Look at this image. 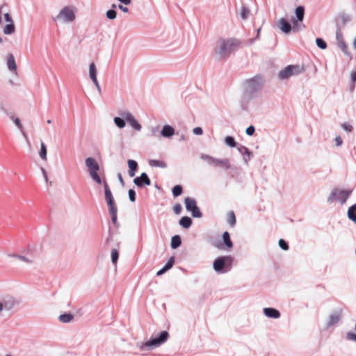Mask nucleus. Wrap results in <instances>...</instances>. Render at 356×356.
I'll return each mask as SVG.
<instances>
[{
	"label": "nucleus",
	"instance_id": "338daca9",
	"mask_svg": "<svg viewBox=\"0 0 356 356\" xmlns=\"http://www.w3.org/2000/svg\"><path fill=\"white\" fill-rule=\"evenodd\" d=\"M118 177L119 181H120L122 184H123V183H124L123 178H122V175H121L120 173H118Z\"/></svg>",
	"mask_w": 356,
	"mask_h": 356
},
{
	"label": "nucleus",
	"instance_id": "864d4df0",
	"mask_svg": "<svg viewBox=\"0 0 356 356\" xmlns=\"http://www.w3.org/2000/svg\"><path fill=\"white\" fill-rule=\"evenodd\" d=\"M254 131H255V129H254V127L253 126H252V125H251V126H250V127H248L246 129V130H245V133H246V134H247L248 136H252V135L254 134Z\"/></svg>",
	"mask_w": 356,
	"mask_h": 356
},
{
	"label": "nucleus",
	"instance_id": "72a5a7b5",
	"mask_svg": "<svg viewBox=\"0 0 356 356\" xmlns=\"http://www.w3.org/2000/svg\"><path fill=\"white\" fill-rule=\"evenodd\" d=\"M9 257L17 258L19 261L26 262L27 264L33 263V259L26 256H22L19 254H8Z\"/></svg>",
	"mask_w": 356,
	"mask_h": 356
},
{
	"label": "nucleus",
	"instance_id": "c85d7f7f",
	"mask_svg": "<svg viewBox=\"0 0 356 356\" xmlns=\"http://www.w3.org/2000/svg\"><path fill=\"white\" fill-rule=\"evenodd\" d=\"M181 244V239L180 236L175 235L171 238L170 245L172 249L179 248Z\"/></svg>",
	"mask_w": 356,
	"mask_h": 356
},
{
	"label": "nucleus",
	"instance_id": "2eb2a0df",
	"mask_svg": "<svg viewBox=\"0 0 356 356\" xmlns=\"http://www.w3.org/2000/svg\"><path fill=\"white\" fill-rule=\"evenodd\" d=\"M134 183L138 187L143 188L144 186H150L151 180L145 172H143L140 176L134 179Z\"/></svg>",
	"mask_w": 356,
	"mask_h": 356
},
{
	"label": "nucleus",
	"instance_id": "052dcab7",
	"mask_svg": "<svg viewBox=\"0 0 356 356\" xmlns=\"http://www.w3.org/2000/svg\"><path fill=\"white\" fill-rule=\"evenodd\" d=\"M95 86V88H97V91L100 93L101 92V87H100V85H99V83L98 81H96L95 82H92Z\"/></svg>",
	"mask_w": 356,
	"mask_h": 356
},
{
	"label": "nucleus",
	"instance_id": "a211bd4d",
	"mask_svg": "<svg viewBox=\"0 0 356 356\" xmlns=\"http://www.w3.org/2000/svg\"><path fill=\"white\" fill-rule=\"evenodd\" d=\"M264 314L269 318L277 319L280 317V312L273 307H265L263 309Z\"/></svg>",
	"mask_w": 356,
	"mask_h": 356
},
{
	"label": "nucleus",
	"instance_id": "473e14b6",
	"mask_svg": "<svg viewBox=\"0 0 356 356\" xmlns=\"http://www.w3.org/2000/svg\"><path fill=\"white\" fill-rule=\"evenodd\" d=\"M223 242L228 248L233 247V243L231 241L230 236L228 232H225L222 234Z\"/></svg>",
	"mask_w": 356,
	"mask_h": 356
},
{
	"label": "nucleus",
	"instance_id": "f257e3e1",
	"mask_svg": "<svg viewBox=\"0 0 356 356\" xmlns=\"http://www.w3.org/2000/svg\"><path fill=\"white\" fill-rule=\"evenodd\" d=\"M169 338V333L164 330L159 335L152 336L146 341H138L136 343L135 348L142 355H146L148 352L160 347L165 343Z\"/></svg>",
	"mask_w": 356,
	"mask_h": 356
},
{
	"label": "nucleus",
	"instance_id": "aec40b11",
	"mask_svg": "<svg viewBox=\"0 0 356 356\" xmlns=\"http://www.w3.org/2000/svg\"><path fill=\"white\" fill-rule=\"evenodd\" d=\"M160 134L164 138H170L175 134V129L169 124H165L161 130Z\"/></svg>",
	"mask_w": 356,
	"mask_h": 356
},
{
	"label": "nucleus",
	"instance_id": "3c124183",
	"mask_svg": "<svg viewBox=\"0 0 356 356\" xmlns=\"http://www.w3.org/2000/svg\"><path fill=\"white\" fill-rule=\"evenodd\" d=\"M129 194V198L131 202H135L136 201V192L133 189H129L128 191Z\"/></svg>",
	"mask_w": 356,
	"mask_h": 356
},
{
	"label": "nucleus",
	"instance_id": "c9c22d12",
	"mask_svg": "<svg viewBox=\"0 0 356 356\" xmlns=\"http://www.w3.org/2000/svg\"><path fill=\"white\" fill-rule=\"evenodd\" d=\"M149 164L152 167L165 168L166 164L159 160H149Z\"/></svg>",
	"mask_w": 356,
	"mask_h": 356
},
{
	"label": "nucleus",
	"instance_id": "412c9836",
	"mask_svg": "<svg viewBox=\"0 0 356 356\" xmlns=\"http://www.w3.org/2000/svg\"><path fill=\"white\" fill-rule=\"evenodd\" d=\"M10 118L14 122L15 124L17 127V128L22 131V136L26 140V143L29 145H31L30 141L24 131H23V126L20 122V120L18 118H14L13 115H9Z\"/></svg>",
	"mask_w": 356,
	"mask_h": 356
},
{
	"label": "nucleus",
	"instance_id": "0eeeda50",
	"mask_svg": "<svg viewBox=\"0 0 356 356\" xmlns=\"http://www.w3.org/2000/svg\"><path fill=\"white\" fill-rule=\"evenodd\" d=\"M85 165L91 179L97 184H101L102 183V180L98 174V172L100 170V166L97 160L93 157H87L85 159Z\"/></svg>",
	"mask_w": 356,
	"mask_h": 356
},
{
	"label": "nucleus",
	"instance_id": "a19ab883",
	"mask_svg": "<svg viewBox=\"0 0 356 356\" xmlns=\"http://www.w3.org/2000/svg\"><path fill=\"white\" fill-rule=\"evenodd\" d=\"M129 170L131 171H136L138 168V163L136 161L129 159L127 161Z\"/></svg>",
	"mask_w": 356,
	"mask_h": 356
},
{
	"label": "nucleus",
	"instance_id": "774afa93",
	"mask_svg": "<svg viewBox=\"0 0 356 356\" xmlns=\"http://www.w3.org/2000/svg\"><path fill=\"white\" fill-rule=\"evenodd\" d=\"M129 175L131 177H134V175H135V171H131V170H129Z\"/></svg>",
	"mask_w": 356,
	"mask_h": 356
},
{
	"label": "nucleus",
	"instance_id": "0e129e2a",
	"mask_svg": "<svg viewBox=\"0 0 356 356\" xmlns=\"http://www.w3.org/2000/svg\"><path fill=\"white\" fill-rule=\"evenodd\" d=\"M120 3H124L125 5H129L131 3V0H118Z\"/></svg>",
	"mask_w": 356,
	"mask_h": 356
},
{
	"label": "nucleus",
	"instance_id": "f03ea898",
	"mask_svg": "<svg viewBox=\"0 0 356 356\" xmlns=\"http://www.w3.org/2000/svg\"><path fill=\"white\" fill-rule=\"evenodd\" d=\"M264 82V76L260 74H257L245 80L243 83L245 95L250 98L254 97L257 92L262 89Z\"/></svg>",
	"mask_w": 356,
	"mask_h": 356
},
{
	"label": "nucleus",
	"instance_id": "79ce46f5",
	"mask_svg": "<svg viewBox=\"0 0 356 356\" xmlns=\"http://www.w3.org/2000/svg\"><path fill=\"white\" fill-rule=\"evenodd\" d=\"M316 45L321 49H325L327 47L326 42L322 38H316Z\"/></svg>",
	"mask_w": 356,
	"mask_h": 356
},
{
	"label": "nucleus",
	"instance_id": "7ed1b4c3",
	"mask_svg": "<svg viewBox=\"0 0 356 356\" xmlns=\"http://www.w3.org/2000/svg\"><path fill=\"white\" fill-rule=\"evenodd\" d=\"M200 159L205 161L209 166L216 169L224 170L236 169L232 166L230 159L227 158H216L209 154H201Z\"/></svg>",
	"mask_w": 356,
	"mask_h": 356
},
{
	"label": "nucleus",
	"instance_id": "7c9ffc66",
	"mask_svg": "<svg viewBox=\"0 0 356 356\" xmlns=\"http://www.w3.org/2000/svg\"><path fill=\"white\" fill-rule=\"evenodd\" d=\"M47 147H46L45 144L42 141H41L40 149L39 151V156H40V159L43 161H47Z\"/></svg>",
	"mask_w": 356,
	"mask_h": 356
},
{
	"label": "nucleus",
	"instance_id": "e433bc0d",
	"mask_svg": "<svg viewBox=\"0 0 356 356\" xmlns=\"http://www.w3.org/2000/svg\"><path fill=\"white\" fill-rule=\"evenodd\" d=\"M225 143L227 145L234 147L236 146V143L232 136H226L225 138Z\"/></svg>",
	"mask_w": 356,
	"mask_h": 356
},
{
	"label": "nucleus",
	"instance_id": "6ab92c4d",
	"mask_svg": "<svg viewBox=\"0 0 356 356\" xmlns=\"http://www.w3.org/2000/svg\"><path fill=\"white\" fill-rule=\"evenodd\" d=\"M6 65L9 71L16 72L17 64L13 54H8L6 57Z\"/></svg>",
	"mask_w": 356,
	"mask_h": 356
},
{
	"label": "nucleus",
	"instance_id": "39448f33",
	"mask_svg": "<svg viewBox=\"0 0 356 356\" xmlns=\"http://www.w3.org/2000/svg\"><path fill=\"white\" fill-rule=\"evenodd\" d=\"M234 258L230 255L217 257L213 263V268L218 274L227 273L232 269Z\"/></svg>",
	"mask_w": 356,
	"mask_h": 356
},
{
	"label": "nucleus",
	"instance_id": "69168bd1",
	"mask_svg": "<svg viewBox=\"0 0 356 356\" xmlns=\"http://www.w3.org/2000/svg\"><path fill=\"white\" fill-rule=\"evenodd\" d=\"M151 131H152V135H155L156 133L158 131V128L157 127H152Z\"/></svg>",
	"mask_w": 356,
	"mask_h": 356
},
{
	"label": "nucleus",
	"instance_id": "4d7b16f0",
	"mask_svg": "<svg viewBox=\"0 0 356 356\" xmlns=\"http://www.w3.org/2000/svg\"><path fill=\"white\" fill-rule=\"evenodd\" d=\"M4 19H5V21L8 23H12V22H14L11 16L10 15L9 13H6L4 14Z\"/></svg>",
	"mask_w": 356,
	"mask_h": 356
},
{
	"label": "nucleus",
	"instance_id": "c756f323",
	"mask_svg": "<svg viewBox=\"0 0 356 356\" xmlns=\"http://www.w3.org/2000/svg\"><path fill=\"white\" fill-rule=\"evenodd\" d=\"M114 124L119 129H123L126 125V120L122 116L120 117H115L113 118Z\"/></svg>",
	"mask_w": 356,
	"mask_h": 356
},
{
	"label": "nucleus",
	"instance_id": "ddd939ff",
	"mask_svg": "<svg viewBox=\"0 0 356 356\" xmlns=\"http://www.w3.org/2000/svg\"><path fill=\"white\" fill-rule=\"evenodd\" d=\"M102 184H103V185H104L105 200L106 202V204H107L108 208L116 207L112 192L110 189V187H109L108 183L106 181H102Z\"/></svg>",
	"mask_w": 356,
	"mask_h": 356
},
{
	"label": "nucleus",
	"instance_id": "8fccbe9b",
	"mask_svg": "<svg viewBox=\"0 0 356 356\" xmlns=\"http://www.w3.org/2000/svg\"><path fill=\"white\" fill-rule=\"evenodd\" d=\"M339 47L341 49L343 52L347 54V45L344 41H341L337 43Z\"/></svg>",
	"mask_w": 356,
	"mask_h": 356
},
{
	"label": "nucleus",
	"instance_id": "2f4dec72",
	"mask_svg": "<svg viewBox=\"0 0 356 356\" xmlns=\"http://www.w3.org/2000/svg\"><path fill=\"white\" fill-rule=\"evenodd\" d=\"M15 31V26L14 22L8 23L3 28V33L6 35L13 34Z\"/></svg>",
	"mask_w": 356,
	"mask_h": 356
},
{
	"label": "nucleus",
	"instance_id": "58836bf2",
	"mask_svg": "<svg viewBox=\"0 0 356 356\" xmlns=\"http://www.w3.org/2000/svg\"><path fill=\"white\" fill-rule=\"evenodd\" d=\"M119 258V253L116 249H113L111 250V261L113 264H116Z\"/></svg>",
	"mask_w": 356,
	"mask_h": 356
},
{
	"label": "nucleus",
	"instance_id": "4468645a",
	"mask_svg": "<svg viewBox=\"0 0 356 356\" xmlns=\"http://www.w3.org/2000/svg\"><path fill=\"white\" fill-rule=\"evenodd\" d=\"M295 13H296L297 19H293L292 21L293 24V31H299L301 29V28L299 27L298 25V21L302 22L304 19V15H305L304 7L301 6H298L295 10Z\"/></svg>",
	"mask_w": 356,
	"mask_h": 356
},
{
	"label": "nucleus",
	"instance_id": "f3484780",
	"mask_svg": "<svg viewBox=\"0 0 356 356\" xmlns=\"http://www.w3.org/2000/svg\"><path fill=\"white\" fill-rule=\"evenodd\" d=\"M237 149L238 152L243 155L244 163L248 165L250 158L252 156V152L248 148L241 144L237 145Z\"/></svg>",
	"mask_w": 356,
	"mask_h": 356
},
{
	"label": "nucleus",
	"instance_id": "dca6fc26",
	"mask_svg": "<svg viewBox=\"0 0 356 356\" xmlns=\"http://www.w3.org/2000/svg\"><path fill=\"white\" fill-rule=\"evenodd\" d=\"M277 26L282 32L285 34H289L292 30L291 24L287 22L284 18H281L277 22Z\"/></svg>",
	"mask_w": 356,
	"mask_h": 356
},
{
	"label": "nucleus",
	"instance_id": "b1692460",
	"mask_svg": "<svg viewBox=\"0 0 356 356\" xmlns=\"http://www.w3.org/2000/svg\"><path fill=\"white\" fill-rule=\"evenodd\" d=\"M109 213L111 216V220L113 225L118 228L119 223L118 222V209L117 207L108 208Z\"/></svg>",
	"mask_w": 356,
	"mask_h": 356
},
{
	"label": "nucleus",
	"instance_id": "de8ad7c7",
	"mask_svg": "<svg viewBox=\"0 0 356 356\" xmlns=\"http://www.w3.org/2000/svg\"><path fill=\"white\" fill-rule=\"evenodd\" d=\"M336 39H337V43L341 42V41H344L343 40V34H342L340 29H337V28Z\"/></svg>",
	"mask_w": 356,
	"mask_h": 356
},
{
	"label": "nucleus",
	"instance_id": "1a4fd4ad",
	"mask_svg": "<svg viewBox=\"0 0 356 356\" xmlns=\"http://www.w3.org/2000/svg\"><path fill=\"white\" fill-rule=\"evenodd\" d=\"M300 72L301 70L298 65H289L280 71L278 77L281 80H284Z\"/></svg>",
	"mask_w": 356,
	"mask_h": 356
},
{
	"label": "nucleus",
	"instance_id": "6e6552de",
	"mask_svg": "<svg viewBox=\"0 0 356 356\" xmlns=\"http://www.w3.org/2000/svg\"><path fill=\"white\" fill-rule=\"evenodd\" d=\"M186 209L191 213L193 218H201L202 213L200 211L199 207L197 206V203L195 199L191 197H186L184 200Z\"/></svg>",
	"mask_w": 356,
	"mask_h": 356
},
{
	"label": "nucleus",
	"instance_id": "ea45409f",
	"mask_svg": "<svg viewBox=\"0 0 356 356\" xmlns=\"http://www.w3.org/2000/svg\"><path fill=\"white\" fill-rule=\"evenodd\" d=\"M341 127L346 132H351L353 130V127L349 122H343L341 124Z\"/></svg>",
	"mask_w": 356,
	"mask_h": 356
},
{
	"label": "nucleus",
	"instance_id": "c03bdc74",
	"mask_svg": "<svg viewBox=\"0 0 356 356\" xmlns=\"http://www.w3.org/2000/svg\"><path fill=\"white\" fill-rule=\"evenodd\" d=\"M106 17L109 19H114L116 18L117 13L114 9H110L106 12Z\"/></svg>",
	"mask_w": 356,
	"mask_h": 356
},
{
	"label": "nucleus",
	"instance_id": "f8f14e48",
	"mask_svg": "<svg viewBox=\"0 0 356 356\" xmlns=\"http://www.w3.org/2000/svg\"><path fill=\"white\" fill-rule=\"evenodd\" d=\"M342 313L343 310L341 308L333 310L329 315L328 320L326 323V327L329 328L339 323L341 319Z\"/></svg>",
	"mask_w": 356,
	"mask_h": 356
},
{
	"label": "nucleus",
	"instance_id": "bf43d9fd",
	"mask_svg": "<svg viewBox=\"0 0 356 356\" xmlns=\"http://www.w3.org/2000/svg\"><path fill=\"white\" fill-rule=\"evenodd\" d=\"M118 8L121 10L122 12L124 13H128L129 12V9L127 7H125L121 4L118 5Z\"/></svg>",
	"mask_w": 356,
	"mask_h": 356
},
{
	"label": "nucleus",
	"instance_id": "9d476101",
	"mask_svg": "<svg viewBox=\"0 0 356 356\" xmlns=\"http://www.w3.org/2000/svg\"><path fill=\"white\" fill-rule=\"evenodd\" d=\"M75 19V14L69 7L63 8L56 17V19L63 23H70Z\"/></svg>",
	"mask_w": 356,
	"mask_h": 356
},
{
	"label": "nucleus",
	"instance_id": "cd10ccee",
	"mask_svg": "<svg viewBox=\"0 0 356 356\" xmlns=\"http://www.w3.org/2000/svg\"><path fill=\"white\" fill-rule=\"evenodd\" d=\"M73 318H74V315H72L70 313H65V314H60L58 316L59 321H60L61 323H70L71 321L73 320Z\"/></svg>",
	"mask_w": 356,
	"mask_h": 356
},
{
	"label": "nucleus",
	"instance_id": "423d86ee",
	"mask_svg": "<svg viewBox=\"0 0 356 356\" xmlns=\"http://www.w3.org/2000/svg\"><path fill=\"white\" fill-rule=\"evenodd\" d=\"M353 190H343L339 188H334L331 191L327 199V203L338 202L341 205L344 204L352 194Z\"/></svg>",
	"mask_w": 356,
	"mask_h": 356
},
{
	"label": "nucleus",
	"instance_id": "37998d69",
	"mask_svg": "<svg viewBox=\"0 0 356 356\" xmlns=\"http://www.w3.org/2000/svg\"><path fill=\"white\" fill-rule=\"evenodd\" d=\"M174 263H175V257H171L163 268H165V270L166 271H168L173 266Z\"/></svg>",
	"mask_w": 356,
	"mask_h": 356
},
{
	"label": "nucleus",
	"instance_id": "49530a36",
	"mask_svg": "<svg viewBox=\"0 0 356 356\" xmlns=\"http://www.w3.org/2000/svg\"><path fill=\"white\" fill-rule=\"evenodd\" d=\"M279 246L281 249L283 250H289V245L284 239H280L279 240Z\"/></svg>",
	"mask_w": 356,
	"mask_h": 356
},
{
	"label": "nucleus",
	"instance_id": "603ef678",
	"mask_svg": "<svg viewBox=\"0 0 356 356\" xmlns=\"http://www.w3.org/2000/svg\"><path fill=\"white\" fill-rule=\"evenodd\" d=\"M346 339L350 341H356V334H355L352 332H348L346 334Z\"/></svg>",
	"mask_w": 356,
	"mask_h": 356
},
{
	"label": "nucleus",
	"instance_id": "13d9d810",
	"mask_svg": "<svg viewBox=\"0 0 356 356\" xmlns=\"http://www.w3.org/2000/svg\"><path fill=\"white\" fill-rule=\"evenodd\" d=\"M40 170H41V172L44 177V179L45 182H48V176H47V173L45 169L44 168H41Z\"/></svg>",
	"mask_w": 356,
	"mask_h": 356
},
{
	"label": "nucleus",
	"instance_id": "5fc2aeb1",
	"mask_svg": "<svg viewBox=\"0 0 356 356\" xmlns=\"http://www.w3.org/2000/svg\"><path fill=\"white\" fill-rule=\"evenodd\" d=\"M334 142H335L336 146H337V147H339L343 144V140H342L341 136H337L335 137Z\"/></svg>",
	"mask_w": 356,
	"mask_h": 356
},
{
	"label": "nucleus",
	"instance_id": "5701e85b",
	"mask_svg": "<svg viewBox=\"0 0 356 356\" xmlns=\"http://www.w3.org/2000/svg\"><path fill=\"white\" fill-rule=\"evenodd\" d=\"M4 306L5 311H9L13 309L15 306V300L12 297H7L1 300Z\"/></svg>",
	"mask_w": 356,
	"mask_h": 356
},
{
	"label": "nucleus",
	"instance_id": "4c0bfd02",
	"mask_svg": "<svg viewBox=\"0 0 356 356\" xmlns=\"http://www.w3.org/2000/svg\"><path fill=\"white\" fill-rule=\"evenodd\" d=\"M183 191L182 186L180 185H176L173 187L172 192L175 197L179 196Z\"/></svg>",
	"mask_w": 356,
	"mask_h": 356
},
{
	"label": "nucleus",
	"instance_id": "4be33fe9",
	"mask_svg": "<svg viewBox=\"0 0 356 356\" xmlns=\"http://www.w3.org/2000/svg\"><path fill=\"white\" fill-rule=\"evenodd\" d=\"M350 21V17L344 14L339 16L337 26V29H341L346 26V24Z\"/></svg>",
	"mask_w": 356,
	"mask_h": 356
},
{
	"label": "nucleus",
	"instance_id": "a18cd8bd",
	"mask_svg": "<svg viewBox=\"0 0 356 356\" xmlns=\"http://www.w3.org/2000/svg\"><path fill=\"white\" fill-rule=\"evenodd\" d=\"M227 221L231 225H235L236 217H235L234 213L233 211H231L229 213Z\"/></svg>",
	"mask_w": 356,
	"mask_h": 356
},
{
	"label": "nucleus",
	"instance_id": "20e7f679",
	"mask_svg": "<svg viewBox=\"0 0 356 356\" xmlns=\"http://www.w3.org/2000/svg\"><path fill=\"white\" fill-rule=\"evenodd\" d=\"M238 45V42L236 40H222L220 41L218 47L216 48L215 54L218 59L227 58L236 50Z\"/></svg>",
	"mask_w": 356,
	"mask_h": 356
},
{
	"label": "nucleus",
	"instance_id": "a878e982",
	"mask_svg": "<svg viewBox=\"0 0 356 356\" xmlns=\"http://www.w3.org/2000/svg\"><path fill=\"white\" fill-rule=\"evenodd\" d=\"M347 216L349 220L356 223V203L348 208Z\"/></svg>",
	"mask_w": 356,
	"mask_h": 356
},
{
	"label": "nucleus",
	"instance_id": "6e6d98bb",
	"mask_svg": "<svg viewBox=\"0 0 356 356\" xmlns=\"http://www.w3.org/2000/svg\"><path fill=\"white\" fill-rule=\"evenodd\" d=\"M193 132L195 135H202L203 131L201 127H195L193 129Z\"/></svg>",
	"mask_w": 356,
	"mask_h": 356
},
{
	"label": "nucleus",
	"instance_id": "393cba45",
	"mask_svg": "<svg viewBox=\"0 0 356 356\" xmlns=\"http://www.w3.org/2000/svg\"><path fill=\"white\" fill-rule=\"evenodd\" d=\"M89 76L92 82L98 81L97 77V67L94 63H91L89 65Z\"/></svg>",
	"mask_w": 356,
	"mask_h": 356
},
{
	"label": "nucleus",
	"instance_id": "680f3d73",
	"mask_svg": "<svg viewBox=\"0 0 356 356\" xmlns=\"http://www.w3.org/2000/svg\"><path fill=\"white\" fill-rule=\"evenodd\" d=\"M351 81L355 83L356 81V72H353L350 75Z\"/></svg>",
	"mask_w": 356,
	"mask_h": 356
},
{
	"label": "nucleus",
	"instance_id": "e2e57ef3",
	"mask_svg": "<svg viewBox=\"0 0 356 356\" xmlns=\"http://www.w3.org/2000/svg\"><path fill=\"white\" fill-rule=\"evenodd\" d=\"M165 272H166V270H165V268H162L159 271H157L156 275L160 276V275H163V273H165Z\"/></svg>",
	"mask_w": 356,
	"mask_h": 356
},
{
	"label": "nucleus",
	"instance_id": "bb28decb",
	"mask_svg": "<svg viewBox=\"0 0 356 356\" xmlns=\"http://www.w3.org/2000/svg\"><path fill=\"white\" fill-rule=\"evenodd\" d=\"M179 223L184 228L188 229L192 225V220L190 217L184 216L179 220Z\"/></svg>",
	"mask_w": 356,
	"mask_h": 356
},
{
	"label": "nucleus",
	"instance_id": "f704fd0d",
	"mask_svg": "<svg viewBox=\"0 0 356 356\" xmlns=\"http://www.w3.org/2000/svg\"><path fill=\"white\" fill-rule=\"evenodd\" d=\"M250 15V10L245 6H242L240 12V16L243 19H247Z\"/></svg>",
	"mask_w": 356,
	"mask_h": 356
},
{
	"label": "nucleus",
	"instance_id": "9b49d317",
	"mask_svg": "<svg viewBox=\"0 0 356 356\" xmlns=\"http://www.w3.org/2000/svg\"><path fill=\"white\" fill-rule=\"evenodd\" d=\"M120 115L122 116L127 122L130 126L135 130L139 131L141 130L142 127L140 124L136 120L134 116L129 111H122L119 113Z\"/></svg>",
	"mask_w": 356,
	"mask_h": 356
},
{
	"label": "nucleus",
	"instance_id": "09e8293b",
	"mask_svg": "<svg viewBox=\"0 0 356 356\" xmlns=\"http://www.w3.org/2000/svg\"><path fill=\"white\" fill-rule=\"evenodd\" d=\"M182 210L181 205L180 204H176L173 207V211L175 214L179 215L181 213Z\"/></svg>",
	"mask_w": 356,
	"mask_h": 356
}]
</instances>
